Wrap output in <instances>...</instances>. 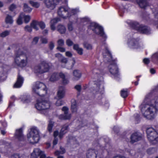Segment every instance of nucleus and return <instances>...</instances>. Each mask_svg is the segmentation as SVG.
Wrapping results in <instances>:
<instances>
[{"label":"nucleus","mask_w":158,"mask_h":158,"mask_svg":"<svg viewBox=\"0 0 158 158\" xmlns=\"http://www.w3.org/2000/svg\"><path fill=\"white\" fill-rule=\"evenodd\" d=\"M16 8V5L14 4H12L9 7V9L11 11H13Z\"/></svg>","instance_id":"obj_50"},{"label":"nucleus","mask_w":158,"mask_h":158,"mask_svg":"<svg viewBox=\"0 0 158 158\" xmlns=\"http://www.w3.org/2000/svg\"><path fill=\"white\" fill-rule=\"evenodd\" d=\"M39 38L37 37H35L33 41V43L34 44H36L38 41Z\"/></svg>","instance_id":"obj_56"},{"label":"nucleus","mask_w":158,"mask_h":158,"mask_svg":"<svg viewBox=\"0 0 158 158\" xmlns=\"http://www.w3.org/2000/svg\"><path fill=\"white\" fill-rule=\"evenodd\" d=\"M22 16L23 15V13H21L19 15L18 19L17 21V24L19 25H21L23 23L22 19L23 18V17Z\"/></svg>","instance_id":"obj_37"},{"label":"nucleus","mask_w":158,"mask_h":158,"mask_svg":"<svg viewBox=\"0 0 158 158\" xmlns=\"http://www.w3.org/2000/svg\"><path fill=\"white\" fill-rule=\"evenodd\" d=\"M73 49L77 51L79 54L82 55L83 54V50L82 48H80L78 45L74 44L73 45Z\"/></svg>","instance_id":"obj_29"},{"label":"nucleus","mask_w":158,"mask_h":158,"mask_svg":"<svg viewBox=\"0 0 158 158\" xmlns=\"http://www.w3.org/2000/svg\"><path fill=\"white\" fill-rule=\"evenodd\" d=\"M57 31L61 34H64L66 31V28L63 25L61 24L59 25L57 27Z\"/></svg>","instance_id":"obj_27"},{"label":"nucleus","mask_w":158,"mask_h":158,"mask_svg":"<svg viewBox=\"0 0 158 158\" xmlns=\"http://www.w3.org/2000/svg\"><path fill=\"white\" fill-rule=\"evenodd\" d=\"M156 151V149L155 148H149L147 150V152L148 154H151L154 153Z\"/></svg>","instance_id":"obj_42"},{"label":"nucleus","mask_w":158,"mask_h":158,"mask_svg":"<svg viewBox=\"0 0 158 158\" xmlns=\"http://www.w3.org/2000/svg\"><path fill=\"white\" fill-rule=\"evenodd\" d=\"M64 41L61 39L59 40L58 41V46H61L64 45Z\"/></svg>","instance_id":"obj_45"},{"label":"nucleus","mask_w":158,"mask_h":158,"mask_svg":"<svg viewBox=\"0 0 158 158\" xmlns=\"http://www.w3.org/2000/svg\"><path fill=\"white\" fill-rule=\"evenodd\" d=\"M58 142V139L56 138H55L54 139L53 141V145H55Z\"/></svg>","instance_id":"obj_63"},{"label":"nucleus","mask_w":158,"mask_h":158,"mask_svg":"<svg viewBox=\"0 0 158 158\" xmlns=\"http://www.w3.org/2000/svg\"><path fill=\"white\" fill-rule=\"evenodd\" d=\"M129 152V153L131 155H132L134 154V153H135V152L134 150H131L130 151V152Z\"/></svg>","instance_id":"obj_64"},{"label":"nucleus","mask_w":158,"mask_h":158,"mask_svg":"<svg viewBox=\"0 0 158 158\" xmlns=\"http://www.w3.org/2000/svg\"><path fill=\"white\" fill-rule=\"evenodd\" d=\"M61 61L62 63L65 64L67 62V59L63 57L62 58Z\"/></svg>","instance_id":"obj_55"},{"label":"nucleus","mask_w":158,"mask_h":158,"mask_svg":"<svg viewBox=\"0 0 158 158\" xmlns=\"http://www.w3.org/2000/svg\"><path fill=\"white\" fill-rule=\"evenodd\" d=\"M59 76L60 78L62 79V83L64 85H66L69 83V80L65 78L67 75L63 73H59Z\"/></svg>","instance_id":"obj_24"},{"label":"nucleus","mask_w":158,"mask_h":158,"mask_svg":"<svg viewBox=\"0 0 158 158\" xmlns=\"http://www.w3.org/2000/svg\"><path fill=\"white\" fill-rule=\"evenodd\" d=\"M10 158H20V157L19 154H15L12 155Z\"/></svg>","instance_id":"obj_48"},{"label":"nucleus","mask_w":158,"mask_h":158,"mask_svg":"<svg viewBox=\"0 0 158 158\" xmlns=\"http://www.w3.org/2000/svg\"><path fill=\"white\" fill-rule=\"evenodd\" d=\"M63 102L61 100V99H59L56 101V105L57 106H60L63 104Z\"/></svg>","instance_id":"obj_43"},{"label":"nucleus","mask_w":158,"mask_h":158,"mask_svg":"<svg viewBox=\"0 0 158 158\" xmlns=\"http://www.w3.org/2000/svg\"><path fill=\"white\" fill-rule=\"evenodd\" d=\"M85 48L88 50H91L92 48V45L87 43H84L83 44Z\"/></svg>","instance_id":"obj_41"},{"label":"nucleus","mask_w":158,"mask_h":158,"mask_svg":"<svg viewBox=\"0 0 158 158\" xmlns=\"http://www.w3.org/2000/svg\"><path fill=\"white\" fill-rule=\"evenodd\" d=\"M13 21L12 18L9 15H7L5 19V22L7 24H12Z\"/></svg>","instance_id":"obj_34"},{"label":"nucleus","mask_w":158,"mask_h":158,"mask_svg":"<svg viewBox=\"0 0 158 158\" xmlns=\"http://www.w3.org/2000/svg\"><path fill=\"white\" fill-rule=\"evenodd\" d=\"M81 20L82 23H86V24L89 25L88 30H92L94 33L102 37L104 41L102 43L101 49L104 50L102 52L104 61H107L109 64L108 69L111 74V77L115 78H117L119 74L116 60L112 59L111 54L108 49L107 45L105 42L107 39V36L103 31V28L95 23L91 22L88 18H84Z\"/></svg>","instance_id":"obj_1"},{"label":"nucleus","mask_w":158,"mask_h":158,"mask_svg":"<svg viewBox=\"0 0 158 158\" xmlns=\"http://www.w3.org/2000/svg\"><path fill=\"white\" fill-rule=\"evenodd\" d=\"M73 27L72 23H70L68 24V29L69 31H72L73 30Z\"/></svg>","instance_id":"obj_52"},{"label":"nucleus","mask_w":158,"mask_h":158,"mask_svg":"<svg viewBox=\"0 0 158 158\" xmlns=\"http://www.w3.org/2000/svg\"><path fill=\"white\" fill-rule=\"evenodd\" d=\"M66 44L68 46H71L73 44V42L70 40L68 39L66 41Z\"/></svg>","instance_id":"obj_51"},{"label":"nucleus","mask_w":158,"mask_h":158,"mask_svg":"<svg viewBox=\"0 0 158 158\" xmlns=\"http://www.w3.org/2000/svg\"><path fill=\"white\" fill-rule=\"evenodd\" d=\"M39 133V130L36 127H31L27 135L28 140L32 143H37L40 140Z\"/></svg>","instance_id":"obj_7"},{"label":"nucleus","mask_w":158,"mask_h":158,"mask_svg":"<svg viewBox=\"0 0 158 158\" xmlns=\"http://www.w3.org/2000/svg\"><path fill=\"white\" fill-rule=\"evenodd\" d=\"M99 151H95V150L89 149L87 151L86 156L87 158H101L100 154H98Z\"/></svg>","instance_id":"obj_13"},{"label":"nucleus","mask_w":158,"mask_h":158,"mask_svg":"<svg viewBox=\"0 0 158 158\" xmlns=\"http://www.w3.org/2000/svg\"><path fill=\"white\" fill-rule=\"evenodd\" d=\"M32 10V9L29 6L26 4H24V5L23 10L24 12L27 13H30Z\"/></svg>","instance_id":"obj_33"},{"label":"nucleus","mask_w":158,"mask_h":158,"mask_svg":"<svg viewBox=\"0 0 158 158\" xmlns=\"http://www.w3.org/2000/svg\"><path fill=\"white\" fill-rule=\"evenodd\" d=\"M152 59L153 62L158 64V52L152 55Z\"/></svg>","instance_id":"obj_31"},{"label":"nucleus","mask_w":158,"mask_h":158,"mask_svg":"<svg viewBox=\"0 0 158 158\" xmlns=\"http://www.w3.org/2000/svg\"><path fill=\"white\" fill-rule=\"evenodd\" d=\"M23 78L21 76L18 74L17 81L14 84V87L15 88H19L22 85L23 82Z\"/></svg>","instance_id":"obj_17"},{"label":"nucleus","mask_w":158,"mask_h":158,"mask_svg":"<svg viewBox=\"0 0 158 158\" xmlns=\"http://www.w3.org/2000/svg\"><path fill=\"white\" fill-rule=\"evenodd\" d=\"M40 158H45L46 156L44 154V152H41V154L40 155Z\"/></svg>","instance_id":"obj_60"},{"label":"nucleus","mask_w":158,"mask_h":158,"mask_svg":"<svg viewBox=\"0 0 158 158\" xmlns=\"http://www.w3.org/2000/svg\"><path fill=\"white\" fill-rule=\"evenodd\" d=\"M57 49L59 50V51L62 52H64L65 51V49L64 48L61 47L60 46H58L57 48Z\"/></svg>","instance_id":"obj_59"},{"label":"nucleus","mask_w":158,"mask_h":158,"mask_svg":"<svg viewBox=\"0 0 158 158\" xmlns=\"http://www.w3.org/2000/svg\"><path fill=\"white\" fill-rule=\"evenodd\" d=\"M143 62L146 64H148L149 63V60L148 58H145L143 59Z\"/></svg>","instance_id":"obj_54"},{"label":"nucleus","mask_w":158,"mask_h":158,"mask_svg":"<svg viewBox=\"0 0 158 158\" xmlns=\"http://www.w3.org/2000/svg\"><path fill=\"white\" fill-rule=\"evenodd\" d=\"M64 112V114H61L59 116V118L60 120H67L70 118L71 115L70 114L68 113L69 109L67 107L64 106L62 109Z\"/></svg>","instance_id":"obj_12"},{"label":"nucleus","mask_w":158,"mask_h":158,"mask_svg":"<svg viewBox=\"0 0 158 158\" xmlns=\"http://www.w3.org/2000/svg\"><path fill=\"white\" fill-rule=\"evenodd\" d=\"M68 126L67 125H64L61 129V131L59 133L57 131H55L54 132V136L55 138L59 135L60 139H61L63 135L68 131Z\"/></svg>","instance_id":"obj_14"},{"label":"nucleus","mask_w":158,"mask_h":158,"mask_svg":"<svg viewBox=\"0 0 158 158\" xmlns=\"http://www.w3.org/2000/svg\"><path fill=\"white\" fill-rule=\"evenodd\" d=\"M32 27L29 26H27L25 27V30L26 31L31 32L32 31Z\"/></svg>","instance_id":"obj_46"},{"label":"nucleus","mask_w":158,"mask_h":158,"mask_svg":"<svg viewBox=\"0 0 158 158\" xmlns=\"http://www.w3.org/2000/svg\"><path fill=\"white\" fill-rule=\"evenodd\" d=\"M70 11L69 13V17L68 18H70L72 15L76 14L77 12V10L75 9H70Z\"/></svg>","instance_id":"obj_40"},{"label":"nucleus","mask_w":158,"mask_h":158,"mask_svg":"<svg viewBox=\"0 0 158 158\" xmlns=\"http://www.w3.org/2000/svg\"><path fill=\"white\" fill-rule=\"evenodd\" d=\"M140 108L145 118L149 119L155 118L158 112V85L147 94Z\"/></svg>","instance_id":"obj_2"},{"label":"nucleus","mask_w":158,"mask_h":158,"mask_svg":"<svg viewBox=\"0 0 158 158\" xmlns=\"http://www.w3.org/2000/svg\"><path fill=\"white\" fill-rule=\"evenodd\" d=\"M42 151L38 148H36L34 149L33 152L31 156V158H37L40 155Z\"/></svg>","instance_id":"obj_19"},{"label":"nucleus","mask_w":158,"mask_h":158,"mask_svg":"<svg viewBox=\"0 0 158 158\" xmlns=\"http://www.w3.org/2000/svg\"><path fill=\"white\" fill-rule=\"evenodd\" d=\"M55 56L56 57H58L59 60L61 58L62 59V58L63 57L62 55L59 53L56 54Z\"/></svg>","instance_id":"obj_58"},{"label":"nucleus","mask_w":158,"mask_h":158,"mask_svg":"<svg viewBox=\"0 0 158 158\" xmlns=\"http://www.w3.org/2000/svg\"><path fill=\"white\" fill-rule=\"evenodd\" d=\"M39 26L42 29H44L45 27L44 23L43 22H39Z\"/></svg>","instance_id":"obj_44"},{"label":"nucleus","mask_w":158,"mask_h":158,"mask_svg":"<svg viewBox=\"0 0 158 158\" xmlns=\"http://www.w3.org/2000/svg\"><path fill=\"white\" fill-rule=\"evenodd\" d=\"M23 128H21L16 129L15 134V137L19 141H22L24 140V137L22 132Z\"/></svg>","instance_id":"obj_15"},{"label":"nucleus","mask_w":158,"mask_h":158,"mask_svg":"<svg viewBox=\"0 0 158 158\" xmlns=\"http://www.w3.org/2000/svg\"><path fill=\"white\" fill-rule=\"evenodd\" d=\"M66 55L68 57H71L72 56V54L71 52H66Z\"/></svg>","instance_id":"obj_61"},{"label":"nucleus","mask_w":158,"mask_h":158,"mask_svg":"<svg viewBox=\"0 0 158 158\" xmlns=\"http://www.w3.org/2000/svg\"><path fill=\"white\" fill-rule=\"evenodd\" d=\"M39 22L36 21H33L31 24V26L33 28L37 31L38 30Z\"/></svg>","instance_id":"obj_30"},{"label":"nucleus","mask_w":158,"mask_h":158,"mask_svg":"<svg viewBox=\"0 0 158 158\" xmlns=\"http://www.w3.org/2000/svg\"><path fill=\"white\" fill-rule=\"evenodd\" d=\"M75 88L78 92H80L81 89V86L80 85H77L75 86Z\"/></svg>","instance_id":"obj_49"},{"label":"nucleus","mask_w":158,"mask_h":158,"mask_svg":"<svg viewBox=\"0 0 158 158\" xmlns=\"http://www.w3.org/2000/svg\"><path fill=\"white\" fill-rule=\"evenodd\" d=\"M60 21V19L58 18L52 19L50 21V27L51 29L53 31L55 30V24Z\"/></svg>","instance_id":"obj_21"},{"label":"nucleus","mask_w":158,"mask_h":158,"mask_svg":"<svg viewBox=\"0 0 158 158\" xmlns=\"http://www.w3.org/2000/svg\"><path fill=\"white\" fill-rule=\"evenodd\" d=\"M77 110V102L74 99L71 100V110L73 113L76 112Z\"/></svg>","instance_id":"obj_23"},{"label":"nucleus","mask_w":158,"mask_h":158,"mask_svg":"<svg viewBox=\"0 0 158 158\" xmlns=\"http://www.w3.org/2000/svg\"><path fill=\"white\" fill-rule=\"evenodd\" d=\"M33 92L41 97L37 99L35 106L38 110H40L41 113L46 115L48 112V110L50 106V103L48 100H45L43 97L44 94L47 93V89L45 85L43 83L37 82L33 85L32 88Z\"/></svg>","instance_id":"obj_3"},{"label":"nucleus","mask_w":158,"mask_h":158,"mask_svg":"<svg viewBox=\"0 0 158 158\" xmlns=\"http://www.w3.org/2000/svg\"><path fill=\"white\" fill-rule=\"evenodd\" d=\"M49 69V64L44 61H42L40 64L34 67V71L35 73L42 74L48 72Z\"/></svg>","instance_id":"obj_9"},{"label":"nucleus","mask_w":158,"mask_h":158,"mask_svg":"<svg viewBox=\"0 0 158 158\" xmlns=\"http://www.w3.org/2000/svg\"><path fill=\"white\" fill-rule=\"evenodd\" d=\"M128 95V92L127 89H124L121 91V95L123 98H125Z\"/></svg>","instance_id":"obj_32"},{"label":"nucleus","mask_w":158,"mask_h":158,"mask_svg":"<svg viewBox=\"0 0 158 158\" xmlns=\"http://www.w3.org/2000/svg\"><path fill=\"white\" fill-rule=\"evenodd\" d=\"M70 11V8L68 6H62L58 9V15L60 17L66 19L69 17V13Z\"/></svg>","instance_id":"obj_10"},{"label":"nucleus","mask_w":158,"mask_h":158,"mask_svg":"<svg viewBox=\"0 0 158 158\" xmlns=\"http://www.w3.org/2000/svg\"><path fill=\"white\" fill-rule=\"evenodd\" d=\"M41 41L43 44H46L48 42V40L46 38L42 37L41 38Z\"/></svg>","instance_id":"obj_47"},{"label":"nucleus","mask_w":158,"mask_h":158,"mask_svg":"<svg viewBox=\"0 0 158 158\" xmlns=\"http://www.w3.org/2000/svg\"><path fill=\"white\" fill-rule=\"evenodd\" d=\"M140 134L137 132L133 133L131 136V142L132 143L137 142L141 139Z\"/></svg>","instance_id":"obj_16"},{"label":"nucleus","mask_w":158,"mask_h":158,"mask_svg":"<svg viewBox=\"0 0 158 158\" xmlns=\"http://www.w3.org/2000/svg\"><path fill=\"white\" fill-rule=\"evenodd\" d=\"M54 47V43L52 42H51L49 44V47L50 49L52 50Z\"/></svg>","instance_id":"obj_57"},{"label":"nucleus","mask_w":158,"mask_h":158,"mask_svg":"<svg viewBox=\"0 0 158 158\" xmlns=\"http://www.w3.org/2000/svg\"><path fill=\"white\" fill-rule=\"evenodd\" d=\"M93 73L95 76V78L97 79V81L96 84V85L97 86L96 90H93V94H94L95 93L97 94L99 93L100 94H102L104 89L103 82L102 81H99L98 79L99 77L101 79H102V77L101 76L102 74L101 73V70L96 69H94L93 70Z\"/></svg>","instance_id":"obj_5"},{"label":"nucleus","mask_w":158,"mask_h":158,"mask_svg":"<svg viewBox=\"0 0 158 158\" xmlns=\"http://www.w3.org/2000/svg\"><path fill=\"white\" fill-rule=\"evenodd\" d=\"M146 132L147 137L150 143L152 144H156L158 141V134L152 127L148 128Z\"/></svg>","instance_id":"obj_8"},{"label":"nucleus","mask_w":158,"mask_h":158,"mask_svg":"<svg viewBox=\"0 0 158 158\" xmlns=\"http://www.w3.org/2000/svg\"><path fill=\"white\" fill-rule=\"evenodd\" d=\"M0 123H1L3 127H6L7 126V123H6L5 121H1L0 122Z\"/></svg>","instance_id":"obj_53"},{"label":"nucleus","mask_w":158,"mask_h":158,"mask_svg":"<svg viewBox=\"0 0 158 158\" xmlns=\"http://www.w3.org/2000/svg\"><path fill=\"white\" fill-rule=\"evenodd\" d=\"M23 15L22 16L23 18H24V21L26 23H28L31 19V17L28 15H25L23 14Z\"/></svg>","instance_id":"obj_38"},{"label":"nucleus","mask_w":158,"mask_h":158,"mask_svg":"<svg viewBox=\"0 0 158 158\" xmlns=\"http://www.w3.org/2000/svg\"><path fill=\"white\" fill-rule=\"evenodd\" d=\"M137 2L141 8H145L148 5L146 0H137Z\"/></svg>","instance_id":"obj_22"},{"label":"nucleus","mask_w":158,"mask_h":158,"mask_svg":"<svg viewBox=\"0 0 158 158\" xmlns=\"http://www.w3.org/2000/svg\"><path fill=\"white\" fill-rule=\"evenodd\" d=\"M20 98L21 101L24 103H28L31 101L30 96L29 95H22L21 96Z\"/></svg>","instance_id":"obj_26"},{"label":"nucleus","mask_w":158,"mask_h":158,"mask_svg":"<svg viewBox=\"0 0 158 158\" xmlns=\"http://www.w3.org/2000/svg\"><path fill=\"white\" fill-rule=\"evenodd\" d=\"M6 70L2 67L0 68V82L4 81L6 79Z\"/></svg>","instance_id":"obj_20"},{"label":"nucleus","mask_w":158,"mask_h":158,"mask_svg":"<svg viewBox=\"0 0 158 158\" xmlns=\"http://www.w3.org/2000/svg\"><path fill=\"white\" fill-rule=\"evenodd\" d=\"M59 77V73H54L51 75L50 80L52 81H54L58 80Z\"/></svg>","instance_id":"obj_25"},{"label":"nucleus","mask_w":158,"mask_h":158,"mask_svg":"<svg viewBox=\"0 0 158 158\" xmlns=\"http://www.w3.org/2000/svg\"><path fill=\"white\" fill-rule=\"evenodd\" d=\"M15 62L16 64L21 67L26 66L30 56V53L23 49L17 48L15 51Z\"/></svg>","instance_id":"obj_4"},{"label":"nucleus","mask_w":158,"mask_h":158,"mask_svg":"<svg viewBox=\"0 0 158 158\" xmlns=\"http://www.w3.org/2000/svg\"><path fill=\"white\" fill-rule=\"evenodd\" d=\"M127 44L128 47L131 49H138L139 48L138 40L131 37L128 39Z\"/></svg>","instance_id":"obj_11"},{"label":"nucleus","mask_w":158,"mask_h":158,"mask_svg":"<svg viewBox=\"0 0 158 158\" xmlns=\"http://www.w3.org/2000/svg\"><path fill=\"white\" fill-rule=\"evenodd\" d=\"M73 74L75 77L74 78V80H78L81 76V73L79 70H75L73 72Z\"/></svg>","instance_id":"obj_28"},{"label":"nucleus","mask_w":158,"mask_h":158,"mask_svg":"<svg viewBox=\"0 0 158 158\" xmlns=\"http://www.w3.org/2000/svg\"><path fill=\"white\" fill-rule=\"evenodd\" d=\"M54 123L52 121H50L48 125V130L50 132H52V127L54 125Z\"/></svg>","instance_id":"obj_36"},{"label":"nucleus","mask_w":158,"mask_h":158,"mask_svg":"<svg viewBox=\"0 0 158 158\" xmlns=\"http://www.w3.org/2000/svg\"><path fill=\"white\" fill-rule=\"evenodd\" d=\"M127 23L132 29L137 30L141 33L149 34L150 33V28L143 25H139L136 22L128 20Z\"/></svg>","instance_id":"obj_6"},{"label":"nucleus","mask_w":158,"mask_h":158,"mask_svg":"<svg viewBox=\"0 0 158 158\" xmlns=\"http://www.w3.org/2000/svg\"><path fill=\"white\" fill-rule=\"evenodd\" d=\"M60 149L61 150L60 152L57 151L55 152L54 154L55 155L58 156L60 154H63L65 152V150L64 148L61 147H60Z\"/></svg>","instance_id":"obj_35"},{"label":"nucleus","mask_w":158,"mask_h":158,"mask_svg":"<svg viewBox=\"0 0 158 158\" xmlns=\"http://www.w3.org/2000/svg\"><path fill=\"white\" fill-rule=\"evenodd\" d=\"M65 90L64 87L60 86L57 92V97L59 99L63 98L65 95Z\"/></svg>","instance_id":"obj_18"},{"label":"nucleus","mask_w":158,"mask_h":158,"mask_svg":"<svg viewBox=\"0 0 158 158\" xmlns=\"http://www.w3.org/2000/svg\"><path fill=\"white\" fill-rule=\"evenodd\" d=\"M150 73L152 74H154L156 73L155 70L153 68L151 69H150Z\"/></svg>","instance_id":"obj_62"},{"label":"nucleus","mask_w":158,"mask_h":158,"mask_svg":"<svg viewBox=\"0 0 158 158\" xmlns=\"http://www.w3.org/2000/svg\"><path fill=\"white\" fill-rule=\"evenodd\" d=\"M10 32L9 31H5L1 33L0 36L2 37H5L10 34Z\"/></svg>","instance_id":"obj_39"}]
</instances>
